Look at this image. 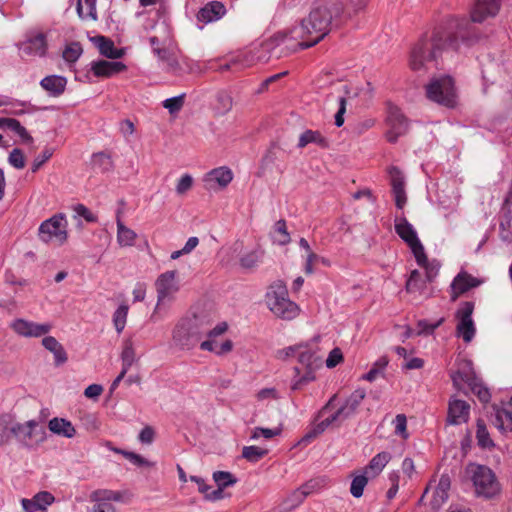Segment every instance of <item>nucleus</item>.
Masks as SVG:
<instances>
[{"label": "nucleus", "mask_w": 512, "mask_h": 512, "mask_svg": "<svg viewBox=\"0 0 512 512\" xmlns=\"http://www.w3.org/2000/svg\"><path fill=\"white\" fill-rule=\"evenodd\" d=\"M14 438L22 447L36 449L46 440V432L39 428L37 420L31 419L24 423L16 422Z\"/></svg>", "instance_id": "6e6552de"}, {"label": "nucleus", "mask_w": 512, "mask_h": 512, "mask_svg": "<svg viewBox=\"0 0 512 512\" xmlns=\"http://www.w3.org/2000/svg\"><path fill=\"white\" fill-rule=\"evenodd\" d=\"M122 368L129 370L135 360V352L131 345L125 346L121 354Z\"/></svg>", "instance_id": "338daca9"}, {"label": "nucleus", "mask_w": 512, "mask_h": 512, "mask_svg": "<svg viewBox=\"0 0 512 512\" xmlns=\"http://www.w3.org/2000/svg\"><path fill=\"white\" fill-rule=\"evenodd\" d=\"M388 363V358L386 356H381L373 363L371 369L362 376V379L369 382L375 381L378 377L384 375V371Z\"/></svg>", "instance_id": "79ce46f5"}, {"label": "nucleus", "mask_w": 512, "mask_h": 512, "mask_svg": "<svg viewBox=\"0 0 512 512\" xmlns=\"http://www.w3.org/2000/svg\"><path fill=\"white\" fill-rule=\"evenodd\" d=\"M280 433H281L280 428L269 429V428L256 427L252 431L251 439L257 440L260 437H263L265 439H271V438L279 435Z\"/></svg>", "instance_id": "e2e57ef3"}, {"label": "nucleus", "mask_w": 512, "mask_h": 512, "mask_svg": "<svg viewBox=\"0 0 512 512\" xmlns=\"http://www.w3.org/2000/svg\"><path fill=\"white\" fill-rule=\"evenodd\" d=\"M117 225V243L120 247H131L135 245L137 234L134 230L127 227L120 218V212L116 217Z\"/></svg>", "instance_id": "c85d7f7f"}, {"label": "nucleus", "mask_w": 512, "mask_h": 512, "mask_svg": "<svg viewBox=\"0 0 512 512\" xmlns=\"http://www.w3.org/2000/svg\"><path fill=\"white\" fill-rule=\"evenodd\" d=\"M500 9V0H476L471 10V20L481 23L488 17H494Z\"/></svg>", "instance_id": "dca6fc26"}, {"label": "nucleus", "mask_w": 512, "mask_h": 512, "mask_svg": "<svg viewBox=\"0 0 512 512\" xmlns=\"http://www.w3.org/2000/svg\"><path fill=\"white\" fill-rule=\"evenodd\" d=\"M450 489V479L446 475H442L437 486L433 488L431 507L438 510L448 499V491Z\"/></svg>", "instance_id": "bb28decb"}, {"label": "nucleus", "mask_w": 512, "mask_h": 512, "mask_svg": "<svg viewBox=\"0 0 512 512\" xmlns=\"http://www.w3.org/2000/svg\"><path fill=\"white\" fill-rule=\"evenodd\" d=\"M42 345L54 356L55 365L64 364L68 357L63 345L53 336H46L42 339Z\"/></svg>", "instance_id": "2f4dec72"}, {"label": "nucleus", "mask_w": 512, "mask_h": 512, "mask_svg": "<svg viewBox=\"0 0 512 512\" xmlns=\"http://www.w3.org/2000/svg\"><path fill=\"white\" fill-rule=\"evenodd\" d=\"M40 86L49 96L59 97L67 86V78L61 75H48L40 81Z\"/></svg>", "instance_id": "393cba45"}, {"label": "nucleus", "mask_w": 512, "mask_h": 512, "mask_svg": "<svg viewBox=\"0 0 512 512\" xmlns=\"http://www.w3.org/2000/svg\"><path fill=\"white\" fill-rule=\"evenodd\" d=\"M297 357L298 361L304 365L306 369H315V367L320 364V358L317 353L304 345H302V349L297 351Z\"/></svg>", "instance_id": "4c0bfd02"}, {"label": "nucleus", "mask_w": 512, "mask_h": 512, "mask_svg": "<svg viewBox=\"0 0 512 512\" xmlns=\"http://www.w3.org/2000/svg\"><path fill=\"white\" fill-rule=\"evenodd\" d=\"M233 179L232 171L227 167H219L211 170L205 177L204 181L210 188L217 184L219 187H226Z\"/></svg>", "instance_id": "cd10ccee"}, {"label": "nucleus", "mask_w": 512, "mask_h": 512, "mask_svg": "<svg viewBox=\"0 0 512 512\" xmlns=\"http://www.w3.org/2000/svg\"><path fill=\"white\" fill-rule=\"evenodd\" d=\"M205 334L204 317L193 315L180 319L172 331V340L182 350L193 349Z\"/></svg>", "instance_id": "7ed1b4c3"}, {"label": "nucleus", "mask_w": 512, "mask_h": 512, "mask_svg": "<svg viewBox=\"0 0 512 512\" xmlns=\"http://www.w3.org/2000/svg\"><path fill=\"white\" fill-rule=\"evenodd\" d=\"M294 371L296 373V376L292 381V390H300L303 388V386L314 381L315 379L314 369H306V372L302 376H300V369L298 367H295Z\"/></svg>", "instance_id": "49530a36"}, {"label": "nucleus", "mask_w": 512, "mask_h": 512, "mask_svg": "<svg viewBox=\"0 0 512 512\" xmlns=\"http://www.w3.org/2000/svg\"><path fill=\"white\" fill-rule=\"evenodd\" d=\"M91 164L94 170L101 173L108 172L113 168V161L111 156L104 152L93 154Z\"/></svg>", "instance_id": "ea45409f"}, {"label": "nucleus", "mask_w": 512, "mask_h": 512, "mask_svg": "<svg viewBox=\"0 0 512 512\" xmlns=\"http://www.w3.org/2000/svg\"><path fill=\"white\" fill-rule=\"evenodd\" d=\"M157 291V304L154 313H156L161 305L171 302L174 295L179 290V285L176 280V271H166L160 274L155 282Z\"/></svg>", "instance_id": "f8f14e48"}, {"label": "nucleus", "mask_w": 512, "mask_h": 512, "mask_svg": "<svg viewBox=\"0 0 512 512\" xmlns=\"http://www.w3.org/2000/svg\"><path fill=\"white\" fill-rule=\"evenodd\" d=\"M48 429L51 433L68 439L74 438L77 434L76 428L72 422L61 417L50 419L48 421Z\"/></svg>", "instance_id": "b1692460"}, {"label": "nucleus", "mask_w": 512, "mask_h": 512, "mask_svg": "<svg viewBox=\"0 0 512 512\" xmlns=\"http://www.w3.org/2000/svg\"><path fill=\"white\" fill-rule=\"evenodd\" d=\"M471 479L478 496L493 498L500 492V485L494 472L487 466L471 464L468 467Z\"/></svg>", "instance_id": "39448f33"}, {"label": "nucleus", "mask_w": 512, "mask_h": 512, "mask_svg": "<svg viewBox=\"0 0 512 512\" xmlns=\"http://www.w3.org/2000/svg\"><path fill=\"white\" fill-rule=\"evenodd\" d=\"M480 280L466 272H460L451 283L452 301H455L460 294L480 285Z\"/></svg>", "instance_id": "412c9836"}, {"label": "nucleus", "mask_w": 512, "mask_h": 512, "mask_svg": "<svg viewBox=\"0 0 512 512\" xmlns=\"http://www.w3.org/2000/svg\"><path fill=\"white\" fill-rule=\"evenodd\" d=\"M311 489L312 486L307 483L295 490L291 495V501L293 502L292 506H297L302 503L303 500L311 493Z\"/></svg>", "instance_id": "0e129e2a"}, {"label": "nucleus", "mask_w": 512, "mask_h": 512, "mask_svg": "<svg viewBox=\"0 0 512 512\" xmlns=\"http://www.w3.org/2000/svg\"><path fill=\"white\" fill-rule=\"evenodd\" d=\"M193 186V178L189 174H184L176 185V193L178 195H184Z\"/></svg>", "instance_id": "774afa93"}, {"label": "nucleus", "mask_w": 512, "mask_h": 512, "mask_svg": "<svg viewBox=\"0 0 512 512\" xmlns=\"http://www.w3.org/2000/svg\"><path fill=\"white\" fill-rule=\"evenodd\" d=\"M471 25L465 19H453L449 23V29L455 32L437 29L433 37L421 38L412 48L409 64L412 70L418 71L432 62L437 54L445 49H458V39L468 40Z\"/></svg>", "instance_id": "f257e3e1"}, {"label": "nucleus", "mask_w": 512, "mask_h": 512, "mask_svg": "<svg viewBox=\"0 0 512 512\" xmlns=\"http://www.w3.org/2000/svg\"><path fill=\"white\" fill-rule=\"evenodd\" d=\"M38 237L44 243L63 245L68 239V221L63 213L44 220L38 228Z\"/></svg>", "instance_id": "423d86ee"}, {"label": "nucleus", "mask_w": 512, "mask_h": 512, "mask_svg": "<svg viewBox=\"0 0 512 512\" xmlns=\"http://www.w3.org/2000/svg\"><path fill=\"white\" fill-rule=\"evenodd\" d=\"M154 54L165 64V70L173 75H182L195 70V62L186 56L179 57L175 51L168 48L155 47Z\"/></svg>", "instance_id": "1a4fd4ad"}, {"label": "nucleus", "mask_w": 512, "mask_h": 512, "mask_svg": "<svg viewBox=\"0 0 512 512\" xmlns=\"http://www.w3.org/2000/svg\"><path fill=\"white\" fill-rule=\"evenodd\" d=\"M76 10L81 19L97 18L96 0H77Z\"/></svg>", "instance_id": "58836bf2"}, {"label": "nucleus", "mask_w": 512, "mask_h": 512, "mask_svg": "<svg viewBox=\"0 0 512 512\" xmlns=\"http://www.w3.org/2000/svg\"><path fill=\"white\" fill-rule=\"evenodd\" d=\"M8 162L16 169H23L25 167V158L22 150L14 148L9 154Z\"/></svg>", "instance_id": "69168bd1"}, {"label": "nucleus", "mask_w": 512, "mask_h": 512, "mask_svg": "<svg viewBox=\"0 0 512 512\" xmlns=\"http://www.w3.org/2000/svg\"><path fill=\"white\" fill-rule=\"evenodd\" d=\"M200 349L216 354L217 356H223L228 354L233 349V342L229 339L218 343L217 338H208L200 343Z\"/></svg>", "instance_id": "473e14b6"}, {"label": "nucleus", "mask_w": 512, "mask_h": 512, "mask_svg": "<svg viewBox=\"0 0 512 512\" xmlns=\"http://www.w3.org/2000/svg\"><path fill=\"white\" fill-rule=\"evenodd\" d=\"M10 327L16 334L22 337H41L52 329L49 323H36L22 318L11 322Z\"/></svg>", "instance_id": "2eb2a0df"}, {"label": "nucleus", "mask_w": 512, "mask_h": 512, "mask_svg": "<svg viewBox=\"0 0 512 512\" xmlns=\"http://www.w3.org/2000/svg\"><path fill=\"white\" fill-rule=\"evenodd\" d=\"M426 95L431 101L447 107H453L456 103L453 79L450 76L431 79L426 86Z\"/></svg>", "instance_id": "0eeeda50"}, {"label": "nucleus", "mask_w": 512, "mask_h": 512, "mask_svg": "<svg viewBox=\"0 0 512 512\" xmlns=\"http://www.w3.org/2000/svg\"><path fill=\"white\" fill-rule=\"evenodd\" d=\"M366 396L364 389H356L345 400L343 405L335 412L341 421L348 419L355 414L358 407Z\"/></svg>", "instance_id": "6ab92c4d"}, {"label": "nucleus", "mask_w": 512, "mask_h": 512, "mask_svg": "<svg viewBox=\"0 0 512 512\" xmlns=\"http://www.w3.org/2000/svg\"><path fill=\"white\" fill-rule=\"evenodd\" d=\"M290 235L287 231L286 222L283 219L278 220L274 225L273 242L278 245H286L290 242Z\"/></svg>", "instance_id": "c03bdc74"}, {"label": "nucleus", "mask_w": 512, "mask_h": 512, "mask_svg": "<svg viewBox=\"0 0 512 512\" xmlns=\"http://www.w3.org/2000/svg\"><path fill=\"white\" fill-rule=\"evenodd\" d=\"M233 107V99L226 91H219L216 94L214 110L219 115L228 113Z\"/></svg>", "instance_id": "a19ab883"}, {"label": "nucleus", "mask_w": 512, "mask_h": 512, "mask_svg": "<svg viewBox=\"0 0 512 512\" xmlns=\"http://www.w3.org/2000/svg\"><path fill=\"white\" fill-rule=\"evenodd\" d=\"M395 231L398 236L409 246L416 262L421 263L425 261V250L420 242L417 232L413 225L408 222L405 217L395 219Z\"/></svg>", "instance_id": "9d476101"}, {"label": "nucleus", "mask_w": 512, "mask_h": 512, "mask_svg": "<svg viewBox=\"0 0 512 512\" xmlns=\"http://www.w3.org/2000/svg\"><path fill=\"white\" fill-rule=\"evenodd\" d=\"M332 15L326 5L319 4L314 7L307 18L288 32L276 35L281 42L292 40L300 49H307L320 42L329 32Z\"/></svg>", "instance_id": "f03ea898"}, {"label": "nucleus", "mask_w": 512, "mask_h": 512, "mask_svg": "<svg viewBox=\"0 0 512 512\" xmlns=\"http://www.w3.org/2000/svg\"><path fill=\"white\" fill-rule=\"evenodd\" d=\"M213 479L216 482L217 486H219L220 488L232 486L237 482V479L234 477V475L226 471L214 472Z\"/></svg>", "instance_id": "6e6d98bb"}, {"label": "nucleus", "mask_w": 512, "mask_h": 512, "mask_svg": "<svg viewBox=\"0 0 512 512\" xmlns=\"http://www.w3.org/2000/svg\"><path fill=\"white\" fill-rule=\"evenodd\" d=\"M417 264L425 269L426 281L432 282L436 278L440 269V264L437 261H428L425 255V261Z\"/></svg>", "instance_id": "4d7b16f0"}, {"label": "nucleus", "mask_w": 512, "mask_h": 512, "mask_svg": "<svg viewBox=\"0 0 512 512\" xmlns=\"http://www.w3.org/2000/svg\"><path fill=\"white\" fill-rule=\"evenodd\" d=\"M32 499L36 503V506H38L39 509H41L42 512L47 511V507L50 506L55 498L54 496L47 491H42L37 494H35Z\"/></svg>", "instance_id": "bf43d9fd"}, {"label": "nucleus", "mask_w": 512, "mask_h": 512, "mask_svg": "<svg viewBox=\"0 0 512 512\" xmlns=\"http://www.w3.org/2000/svg\"><path fill=\"white\" fill-rule=\"evenodd\" d=\"M226 13L225 6L219 1H212L206 4L197 13L198 21L202 23H210L219 20Z\"/></svg>", "instance_id": "5701e85b"}, {"label": "nucleus", "mask_w": 512, "mask_h": 512, "mask_svg": "<svg viewBox=\"0 0 512 512\" xmlns=\"http://www.w3.org/2000/svg\"><path fill=\"white\" fill-rule=\"evenodd\" d=\"M16 421L11 414L0 415V445H7L14 437Z\"/></svg>", "instance_id": "f704fd0d"}, {"label": "nucleus", "mask_w": 512, "mask_h": 512, "mask_svg": "<svg viewBox=\"0 0 512 512\" xmlns=\"http://www.w3.org/2000/svg\"><path fill=\"white\" fill-rule=\"evenodd\" d=\"M262 254L258 250H252L243 254L240 258V264L243 268L250 269L255 267L260 261Z\"/></svg>", "instance_id": "13d9d810"}, {"label": "nucleus", "mask_w": 512, "mask_h": 512, "mask_svg": "<svg viewBox=\"0 0 512 512\" xmlns=\"http://www.w3.org/2000/svg\"><path fill=\"white\" fill-rule=\"evenodd\" d=\"M387 130L385 137L389 143H396L398 139L408 133L410 121L400 108L389 105L386 117Z\"/></svg>", "instance_id": "9b49d317"}, {"label": "nucleus", "mask_w": 512, "mask_h": 512, "mask_svg": "<svg viewBox=\"0 0 512 512\" xmlns=\"http://www.w3.org/2000/svg\"><path fill=\"white\" fill-rule=\"evenodd\" d=\"M0 127L6 128L16 133L24 142L31 143L32 136L28 133L26 128L14 118H0Z\"/></svg>", "instance_id": "e433bc0d"}, {"label": "nucleus", "mask_w": 512, "mask_h": 512, "mask_svg": "<svg viewBox=\"0 0 512 512\" xmlns=\"http://www.w3.org/2000/svg\"><path fill=\"white\" fill-rule=\"evenodd\" d=\"M267 450L258 446H245L242 449V457L247 461L255 463L262 459L266 454Z\"/></svg>", "instance_id": "603ef678"}, {"label": "nucleus", "mask_w": 512, "mask_h": 512, "mask_svg": "<svg viewBox=\"0 0 512 512\" xmlns=\"http://www.w3.org/2000/svg\"><path fill=\"white\" fill-rule=\"evenodd\" d=\"M471 391L476 394L479 400L486 403L490 400V393L488 389L481 383L479 379L475 380L471 385L468 386Z\"/></svg>", "instance_id": "680f3d73"}, {"label": "nucleus", "mask_w": 512, "mask_h": 512, "mask_svg": "<svg viewBox=\"0 0 512 512\" xmlns=\"http://www.w3.org/2000/svg\"><path fill=\"white\" fill-rule=\"evenodd\" d=\"M268 57L264 54H258L256 48L249 50L246 53L239 54L233 57L228 63L220 67L221 70H229L235 65L246 67L252 65L256 61H266Z\"/></svg>", "instance_id": "a878e982"}, {"label": "nucleus", "mask_w": 512, "mask_h": 512, "mask_svg": "<svg viewBox=\"0 0 512 512\" xmlns=\"http://www.w3.org/2000/svg\"><path fill=\"white\" fill-rule=\"evenodd\" d=\"M114 451L124 456L129 462L138 467H154L155 462L149 461L140 454L116 448Z\"/></svg>", "instance_id": "a18cd8bd"}, {"label": "nucleus", "mask_w": 512, "mask_h": 512, "mask_svg": "<svg viewBox=\"0 0 512 512\" xmlns=\"http://www.w3.org/2000/svg\"><path fill=\"white\" fill-rule=\"evenodd\" d=\"M91 71L96 77H112L126 69V65L122 62L97 60L92 61Z\"/></svg>", "instance_id": "aec40b11"}, {"label": "nucleus", "mask_w": 512, "mask_h": 512, "mask_svg": "<svg viewBox=\"0 0 512 512\" xmlns=\"http://www.w3.org/2000/svg\"><path fill=\"white\" fill-rule=\"evenodd\" d=\"M369 479L370 477L364 472L352 479L350 493L353 497L360 498L363 495L364 488L366 487Z\"/></svg>", "instance_id": "de8ad7c7"}, {"label": "nucleus", "mask_w": 512, "mask_h": 512, "mask_svg": "<svg viewBox=\"0 0 512 512\" xmlns=\"http://www.w3.org/2000/svg\"><path fill=\"white\" fill-rule=\"evenodd\" d=\"M308 144H316L321 148H328L329 146L327 138L317 130H306L300 135L297 144L298 148H304Z\"/></svg>", "instance_id": "c9c22d12"}, {"label": "nucleus", "mask_w": 512, "mask_h": 512, "mask_svg": "<svg viewBox=\"0 0 512 512\" xmlns=\"http://www.w3.org/2000/svg\"><path fill=\"white\" fill-rule=\"evenodd\" d=\"M391 460V454L383 451L376 454L364 468L363 472L370 478L377 477Z\"/></svg>", "instance_id": "7c9ffc66"}, {"label": "nucleus", "mask_w": 512, "mask_h": 512, "mask_svg": "<svg viewBox=\"0 0 512 512\" xmlns=\"http://www.w3.org/2000/svg\"><path fill=\"white\" fill-rule=\"evenodd\" d=\"M493 424L502 433L512 431V396L508 403V409H497L495 411Z\"/></svg>", "instance_id": "c756f323"}, {"label": "nucleus", "mask_w": 512, "mask_h": 512, "mask_svg": "<svg viewBox=\"0 0 512 512\" xmlns=\"http://www.w3.org/2000/svg\"><path fill=\"white\" fill-rule=\"evenodd\" d=\"M470 405L464 401L453 398L449 402L447 422L452 425H459L467 422L469 418Z\"/></svg>", "instance_id": "a211bd4d"}, {"label": "nucleus", "mask_w": 512, "mask_h": 512, "mask_svg": "<svg viewBox=\"0 0 512 512\" xmlns=\"http://www.w3.org/2000/svg\"><path fill=\"white\" fill-rule=\"evenodd\" d=\"M389 176L395 198V205L397 208L402 209L407 201L404 176L397 167H391L389 169Z\"/></svg>", "instance_id": "f3484780"}, {"label": "nucleus", "mask_w": 512, "mask_h": 512, "mask_svg": "<svg viewBox=\"0 0 512 512\" xmlns=\"http://www.w3.org/2000/svg\"><path fill=\"white\" fill-rule=\"evenodd\" d=\"M266 302L270 311L282 319H294L299 313L298 305L288 298V291L282 282L271 286L266 295Z\"/></svg>", "instance_id": "20e7f679"}, {"label": "nucleus", "mask_w": 512, "mask_h": 512, "mask_svg": "<svg viewBox=\"0 0 512 512\" xmlns=\"http://www.w3.org/2000/svg\"><path fill=\"white\" fill-rule=\"evenodd\" d=\"M451 379L453 385L458 390H461L465 384L469 386L478 378L475 375L472 363L465 360L460 364V367L451 374Z\"/></svg>", "instance_id": "4be33fe9"}, {"label": "nucleus", "mask_w": 512, "mask_h": 512, "mask_svg": "<svg viewBox=\"0 0 512 512\" xmlns=\"http://www.w3.org/2000/svg\"><path fill=\"white\" fill-rule=\"evenodd\" d=\"M83 53L82 46L79 42L69 43L63 50L62 57L68 63L76 62Z\"/></svg>", "instance_id": "09e8293b"}, {"label": "nucleus", "mask_w": 512, "mask_h": 512, "mask_svg": "<svg viewBox=\"0 0 512 512\" xmlns=\"http://www.w3.org/2000/svg\"><path fill=\"white\" fill-rule=\"evenodd\" d=\"M474 310V303L466 301L460 304L457 312L456 319L458 320L456 333L461 337L464 342L469 343L475 336V325L472 319Z\"/></svg>", "instance_id": "ddd939ff"}, {"label": "nucleus", "mask_w": 512, "mask_h": 512, "mask_svg": "<svg viewBox=\"0 0 512 512\" xmlns=\"http://www.w3.org/2000/svg\"><path fill=\"white\" fill-rule=\"evenodd\" d=\"M204 325H205V334L208 338H217L221 335H223L227 329L228 325L226 322L218 323L214 328L208 329L210 326V321L206 318H204Z\"/></svg>", "instance_id": "052dcab7"}, {"label": "nucleus", "mask_w": 512, "mask_h": 512, "mask_svg": "<svg viewBox=\"0 0 512 512\" xmlns=\"http://www.w3.org/2000/svg\"><path fill=\"white\" fill-rule=\"evenodd\" d=\"M426 278L423 279L418 270H413L406 282V290L409 293H420L426 288Z\"/></svg>", "instance_id": "37998d69"}, {"label": "nucleus", "mask_w": 512, "mask_h": 512, "mask_svg": "<svg viewBox=\"0 0 512 512\" xmlns=\"http://www.w3.org/2000/svg\"><path fill=\"white\" fill-rule=\"evenodd\" d=\"M94 43L98 48L101 55L110 58V59H118L123 56V51L121 49H117L114 46V42L104 36H96L94 38Z\"/></svg>", "instance_id": "72a5a7b5"}, {"label": "nucleus", "mask_w": 512, "mask_h": 512, "mask_svg": "<svg viewBox=\"0 0 512 512\" xmlns=\"http://www.w3.org/2000/svg\"><path fill=\"white\" fill-rule=\"evenodd\" d=\"M93 500L97 502H108L116 501L120 502L122 500V493L119 491H113L108 489L97 490L92 495Z\"/></svg>", "instance_id": "3c124183"}, {"label": "nucleus", "mask_w": 512, "mask_h": 512, "mask_svg": "<svg viewBox=\"0 0 512 512\" xmlns=\"http://www.w3.org/2000/svg\"><path fill=\"white\" fill-rule=\"evenodd\" d=\"M476 438L478 445L482 448H490L494 445L483 420L477 421Z\"/></svg>", "instance_id": "8fccbe9b"}, {"label": "nucleus", "mask_w": 512, "mask_h": 512, "mask_svg": "<svg viewBox=\"0 0 512 512\" xmlns=\"http://www.w3.org/2000/svg\"><path fill=\"white\" fill-rule=\"evenodd\" d=\"M51 32L52 30H48L47 32H30L26 40L20 43V52L27 56L45 57L48 51V36Z\"/></svg>", "instance_id": "4468645a"}, {"label": "nucleus", "mask_w": 512, "mask_h": 512, "mask_svg": "<svg viewBox=\"0 0 512 512\" xmlns=\"http://www.w3.org/2000/svg\"><path fill=\"white\" fill-rule=\"evenodd\" d=\"M128 306L120 305L113 314V323L116 331L120 334L126 325Z\"/></svg>", "instance_id": "864d4df0"}, {"label": "nucleus", "mask_w": 512, "mask_h": 512, "mask_svg": "<svg viewBox=\"0 0 512 512\" xmlns=\"http://www.w3.org/2000/svg\"><path fill=\"white\" fill-rule=\"evenodd\" d=\"M185 101V94H180L171 98H167L162 102V106L169 111L170 114L178 113Z\"/></svg>", "instance_id": "5fc2aeb1"}]
</instances>
